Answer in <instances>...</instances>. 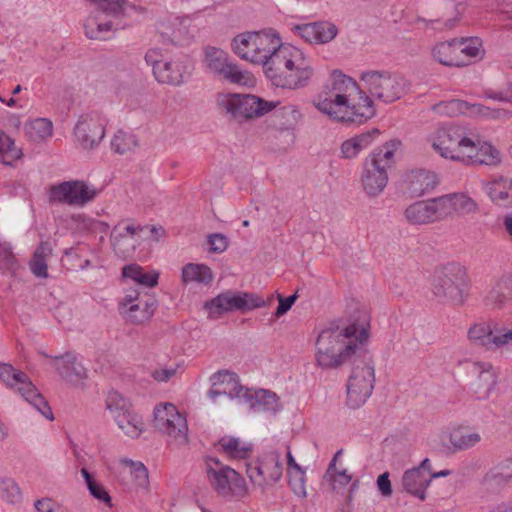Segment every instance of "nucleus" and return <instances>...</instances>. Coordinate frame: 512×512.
Segmentation results:
<instances>
[{"label": "nucleus", "instance_id": "obj_19", "mask_svg": "<svg viewBox=\"0 0 512 512\" xmlns=\"http://www.w3.org/2000/svg\"><path fill=\"white\" fill-rule=\"evenodd\" d=\"M343 454V450H338L331 461L328 464V467L323 475V484L327 485L329 489L336 494H343L346 487L352 483V486L349 490V499L352 498L353 493L357 490L359 486V480L353 481V475L349 472V470L339 462L340 457Z\"/></svg>", "mask_w": 512, "mask_h": 512}, {"label": "nucleus", "instance_id": "obj_6", "mask_svg": "<svg viewBox=\"0 0 512 512\" xmlns=\"http://www.w3.org/2000/svg\"><path fill=\"white\" fill-rule=\"evenodd\" d=\"M216 104L221 113L232 119L259 118L276 107L273 101H266L250 94L221 93Z\"/></svg>", "mask_w": 512, "mask_h": 512}, {"label": "nucleus", "instance_id": "obj_15", "mask_svg": "<svg viewBox=\"0 0 512 512\" xmlns=\"http://www.w3.org/2000/svg\"><path fill=\"white\" fill-rule=\"evenodd\" d=\"M147 227L136 225L130 220L118 222L111 231L110 241L114 252L121 258L131 257L141 243V236Z\"/></svg>", "mask_w": 512, "mask_h": 512}, {"label": "nucleus", "instance_id": "obj_24", "mask_svg": "<svg viewBox=\"0 0 512 512\" xmlns=\"http://www.w3.org/2000/svg\"><path fill=\"white\" fill-rule=\"evenodd\" d=\"M213 387L209 390L208 396L216 401L219 396L233 398H246L248 390L238 382L237 375L229 371H220L213 375Z\"/></svg>", "mask_w": 512, "mask_h": 512}, {"label": "nucleus", "instance_id": "obj_48", "mask_svg": "<svg viewBox=\"0 0 512 512\" xmlns=\"http://www.w3.org/2000/svg\"><path fill=\"white\" fill-rule=\"evenodd\" d=\"M80 473L84 478L85 484L90 494L96 500L105 503L109 508H111L113 506L112 498L105 487L99 483L85 467L80 470Z\"/></svg>", "mask_w": 512, "mask_h": 512}, {"label": "nucleus", "instance_id": "obj_21", "mask_svg": "<svg viewBox=\"0 0 512 512\" xmlns=\"http://www.w3.org/2000/svg\"><path fill=\"white\" fill-rule=\"evenodd\" d=\"M404 215L412 225H426L444 220L439 197L410 204Z\"/></svg>", "mask_w": 512, "mask_h": 512}, {"label": "nucleus", "instance_id": "obj_47", "mask_svg": "<svg viewBox=\"0 0 512 512\" xmlns=\"http://www.w3.org/2000/svg\"><path fill=\"white\" fill-rule=\"evenodd\" d=\"M119 311L127 321L134 324L143 323L152 316V310H150V306L146 300H142L126 308H119Z\"/></svg>", "mask_w": 512, "mask_h": 512}, {"label": "nucleus", "instance_id": "obj_64", "mask_svg": "<svg viewBox=\"0 0 512 512\" xmlns=\"http://www.w3.org/2000/svg\"><path fill=\"white\" fill-rule=\"evenodd\" d=\"M484 95L488 99L512 103V85H509L506 89L500 91L487 90Z\"/></svg>", "mask_w": 512, "mask_h": 512}, {"label": "nucleus", "instance_id": "obj_35", "mask_svg": "<svg viewBox=\"0 0 512 512\" xmlns=\"http://www.w3.org/2000/svg\"><path fill=\"white\" fill-rule=\"evenodd\" d=\"M483 185L495 204L505 207L512 206V179L498 177Z\"/></svg>", "mask_w": 512, "mask_h": 512}, {"label": "nucleus", "instance_id": "obj_42", "mask_svg": "<svg viewBox=\"0 0 512 512\" xmlns=\"http://www.w3.org/2000/svg\"><path fill=\"white\" fill-rule=\"evenodd\" d=\"M114 421L119 429L132 439L138 438L144 430L142 417L132 409L124 415L118 416Z\"/></svg>", "mask_w": 512, "mask_h": 512}, {"label": "nucleus", "instance_id": "obj_1", "mask_svg": "<svg viewBox=\"0 0 512 512\" xmlns=\"http://www.w3.org/2000/svg\"><path fill=\"white\" fill-rule=\"evenodd\" d=\"M359 81L334 70L313 105L333 121L362 124L374 117V100L390 104L409 91L406 78L389 70L362 71Z\"/></svg>", "mask_w": 512, "mask_h": 512}, {"label": "nucleus", "instance_id": "obj_58", "mask_svg": "<svg viewBox=\"0 0 512 512\" xmlns=\"http://www.w3.org/2000/svg\"><path fill=\"white\" fill-rule=\"evenodd\" d=\"M316 44H323L331 41L337 35V28L329 22L315 23Z\"/></svg>", "mask_w": 512, "mask_h": 512}, {"label": "nucleus", "instance_id": "obj_43", "mask_svg": "<svg viewBox=\"0 0 512 512\" xmlns=\"http://www.w3.org/2000/svg\"><path fill=\"white\" fill-rule=\"evenodd\" d=\"M496 321L480 322L474 324L468 331L469 339L478 346L491 350V340Z\"/></svg>", "mask_w": 512, "mask_h": 512}, {"label": "nucleus", "instance_id": "obj_44", "mask_svg": "<svg viewBox=\"0 0 512 512\" xmlns=\"http://www.w3.org/2000/svg\"><path fill=\"white\" fill-rule=\"evenodd\" d=\"M493 328L491 350L512 352V326H506L496 321Z\"/></svg>", "mask_w": 512, "mask_h": 512}, {"label": "nucleus", "instance_id": "obj_51", "mask_svg": "<svg viewBox=\"0 0 512 512\" xmlns=\"http://www.w3.org/2000/svg\"><path fill=\"white\" fill-rule=\"evenodd\" d=\"M0 498L11 505H16L21 502L22 491L14 479H0Z\"/></svg>", "mask_w": 512, "mask_h": 512}, {"label": "nucleus", "instance_id": "obj_22", "mask_svg": "<svg viewBox=\"0 0 512 512\" xmlns=\"http://www.w3.org/2000/svg\"><path fill=\"white\" fill-rule=\"evenodd\" d=\"M314 74V69L309 59L299 50L296 54L293 64L284 74L278 87L288 89H299L308 85Z\"/></svg>", "mask_w": 512, "mask_h": 512}, {"label": "nucleus", "instance_id": "obj_4", "mask_svg": "<svg viewBox=\"0 0 512 512\" xmlns=\"http://www.w3.org/2000/svg\"><path fill=\"white\" fill-rule=\"evenodd\" d=\"M280 40L273 29L243 32L232 39L231 49L242 60L264 67Z\"/></svg>", "mask_w": 512, "mask_h": 512}, {"label": "nucleus", "instance_id": "obj_36", "mask_svg": "<svg viewBox=\"0 0 512 512\" xmlns=\"http://www.w3.org/2000/svg\"><path fill=\"white\" fill-rule=\"evenodd\" d=\"M214 280V273L211 268L202 263H187L181 270V281L187 285L196 283L202 286H209Z\"/></svg>", "mask_w": 512, "mask_h": 512}, {"label": "nucleus", "instance_id": "obj_62", "mask_svg": "<svg viewBox=\"0 0 512 512\" xmlns=\"http://www.w3.org/2000/svg\"><path fill=\"white\" fill-rule=\"evenodd\" d=\"M282 117L287 118V125L294 126L301 119L300 110L295 105H286L280 109Z\"/></svg>", "mask_w": 512, "mask_h": 512}, {"label": "nucleus", "instance_id": "obj_31", "mask_svg": "<svg viewBox=\"0 0 512 512\" xmlns=\"http://www.w3.org/2000/svg\"><path fill=\"white\" fill-rule=\"evenodd\" d=\"M510 301H512V276L503 275L486 294L484 304L490 309L499 310Z\"/></svg>", "mask_w": 512, "mask_h": 512}, {"label": "nucleus", "instance_id": "obj_25", "mask_svg": "<svg viewBox=\"0 0 512 512\" xmlns=\"http://www.w3.org/2000/svg\"><path fill=\"white\" fill-rule=\"evenodd\" d=\"M363 190L368 197L380 195L388 183L387 171L376 165L375 160L365 159L361 174Z\"/></svg>", "mask_w": 512, "mask_h": 512}, {"label": "nucleus", "instance_id": "obj_8", "mask_svg": "<svg viewBox=\"0 0 512 512\" xmlns=\"http://www.w3.org/2000/svg\"><path fill=\"white\" fill-rule=\"evenodd\" d=\"M431 146L441 157L452 161H463L471 147V138L462 126L451 125L438 129L430 138Z\"/></svg>", "mask_w": 512, "mask_h": 512}, {"label": "nucleus", "instance_id": "obj_27", "mask_svg": "<svg viewBox=\"0 0 512 512\" xmlns=\"http://www.w3.org/2000/svg\"><path fill=\"white\" fill-rule=\"evenodd\" d=\"M436 184V174L425 169L411 170L404 179L405 190L411 197L423 196L431 191Z\"/></svg>", "mask_w": 512, "mask_h": 512}, {"label": "nucleus", "instance_id": "obj_12", "mask_svg": "<svg viewBox=\"0 0 512 512\" xmlns=\"http://www.w3.org/2000/svg\"><path fill=\"white\" fill-rule=\"evenodd\" d=\"M204 56L206 68L224 80L237 85H247L251 81V74L242 71L236 63L232 62L226 51L208 46L204 49Z\"/></svg>", "mask_w": 512, "mask_h": 512}, {"label": "nucleus", "instance_id": "obj_63", "mask_svg": "<svg viewBox=\"0 0 512 512\" xmlns=\"http://www.w3.org/2000/svg\"><path fill=\"white\" fill-rule=\"evenodd\" d=\"M298 35L309 43H316L315 23H307L295 27Z\"/></svg>", "mask_w": 512, "mask_h": 512}, {"label": "nucleus", "instance_id": "obj_13", "mask_svg": "<svg viewBox=\"0 0 512 512\" xmlns=\"http://www.w3.org/2000/svg\"><path fill=\"white\" fill-rule=\"evenodd\" d=\"M154 427L177 444H186L188 425L186 418L171 404H160L154 409Z\"/></svg>", "mask_w": 512, "mask_h": 512}, {"label": "nucleus", "instance_id": "obj_29", "mask_svg": "<svg viewBox=\"0 0 512 512\" xmlns=\"http://www.w3.org/2000/svg\"><path fill=\"white\" fill-rule=\"evenodd\" d=\"M158 35L163 43L181 45L188 40V28L178 17L162 20L157 25Z\"/></svg>", "mask_w": 512, "mask_h": 512}, {"label": "nucleus", "instance_id": "obj_7", "mask_svg": "<svg viewBox=\"0 0 512 512\" xmlns=\"http://www.w3.org/2000/svg\"><path fill=\"white\" fill-rule=\"evenodd\" d=\"M206 465L209 482L219 496L226 500H241L247 496L246 481L236 470L212 457L207 459Z\"/></svg>", "mask_w": 512, "mask_h": 512}, {"label": "nucleus", "instance_id": "obj_40", "mask_svg": "<svg viewBox=\"0 0 512 512\" xmlns=\"http://www.w3.org/2000/svg\"><path fill=\"white\" fill-rule=\"evenodd\" d=\"M481 435L467 427H458L451 431L449 441L454 450L464 451L475 447L481 441Z\"/></svg>", "mask_w": 512, "mask_h": 512}, {"label": "nucleus", "instance_id": "obj_33", "mask_svg": "<svg viewBox=\"0 0 512 512\" xmlns=\"http://www.w3.org/2000/svg\"><path fill=\"white\" fill-rule=\"evenodd\" d=\"M379 134L378 129H372L345 140L340 147L341 157L344 159L356 158L363 150L372 145Z\"/></svg>", "mask_w": 512, "mask_h": 512}, {"label": "nucleus", "instance_id": "obj_46", "mask_svg": "<svg viewBox=\"0 0 512 512\" xmlns=\"http://www.w3.org/2000/svg\"><path fill=\"white\" fill-rule=\"evenodd\" d=\"M122 274L125 278H129L138 284H142L147 287H154L158 283V273L145 272L143 268L137 264L125 266Z\"/></svg>", "mask_w": 512, "mask_h": 512}, {"label": "nucleus", "instance_id": "obj_54", "mask_svg": "<svg viewBox=\"0 0 512 512\" xmlns=\"http://www.w3.org/2000/svg\"><path fill=\"white\" fill-rule=\"evenodd\" d=\"M255 402L252 403L254 408L258 410H269V411H277L280 408L279 399L274 392L269 390H259L254 394Z\"/></svg>", "mask_w": 512, "mask_h": 512}, {"label": "nucleus", "instance_id": "obj_3", "mask_svg": "<svg viewBox=\"0 0 512 512\" xmlns=\"http://www.w3.org/2000/svg\"><path fill=\"white\" fill-rule=\"evenodd\" d=\"M470 281L466 269L449 263L437 268L431 280V292L441 303L462 306L469 295Z\"/></svg>", "mask_w": 512, "mask_h": 512}, {"label": "nucleus", "instance_id": "obj_55", "mask_svg": "<svg viewBox=\"0 0 512 512\" xmlns=\"http://www.w3.org/2000/svg\"><path fill=\"white\" fill-rule=\"evenodd\" d=\"M288 481L293 490V492L299 497L306 496V476L305 470L302 467H297L296 469H290L287 471Z\"/></svg>", "mask_w": 512, "mask_h": 512}, {"label": "nucleus", "instance_id": "obj_2", "mask_svg": "<svg viewBox=\"0 0 512 512\" xmlns=\"http://www.w3.org/2000/svg\"><path fill=\"white\" fill-rule=\"evenodd\" d=\"M369 326V315L360 308H354L347 319L329 324L316 340V364L322 369L345 364L367 340Z\"/></svg>", "mask_w": 512, "mask_h": 512}, {"label": "nucleus", "instance_id": "obj_14", "mask_svg": "<svg viewBox=\"0 0 512 512\" xmlns=\"http://www.w3.org/2000/svg\"><path fill=\"white\" fill-rule=\"evenodd\" d=\"M282 473L281 456L276 451L267 453L259 461L247 467L250 481L262 491L276 484L282 477Z\"/></svg>", "mask_w": 512, "mask_h": 512}, {"label": "nucleus", "instance_id": "obj_49", "mask_svg": "<svg viewBox=\"0 0 512 512\" xmlns=\"http://www.w3.org/2000/svg\"><path fill=\"white\" fill-rule=\"evenodd\" d=\"M399 145V141L387 142L381 148L372 152L367 159L375 160L376 165L387 171L393 164L394 154Z\"/></svg>", "mask_w": 512, "mask_h": 512}, {"label": "nucleus", "instance_id": "obj_28", "mask_svg": "<svg viewBox=\"0 0 512 512\" xmlns=\"http://www.w3.org/2000/svg\"><path fill=\"white\" fill-rule=\"evenodd\" d=\"M430 484V474H424L422 471L414 468L406 470L401 478L402 491L421 501L427 498L426 491Z\"/></svg>", "mask_w": 512, "mask_h": 512}, {"label": "nucleus", "instance_id": "obj_10", "mask_svg": "<svg viewBox=\"0 0 512 512\" xmlns=\"http://www.w3.org/2000/svg\"><path fill=\"white\" fill-rule=\"evenodd\" d=\"M375 382L374 365L355 360L347 382V405L359 408L371 396Z\"/></svg>", "mask_w": 512, "mask_h": 512}, {"label": "nucleus", "instance_id": "obj_45", "mask_svg": "<svg viewBox=\"0 0 512 512\" xmlns=\"http://www.w3.org/2000/svg\"><path fill=\"white\" fill-rule=\"evenodd\" d=\"M22 157V150L15 141L0 129V162L4 165H12Z\"/></svg>", "mask_w": 512, "mask_h": 512}, {"label": "nucleus", "instance_id": "obj_5", "mask_svg": "<svg viewBox=\"0 0 512 512\" xmlns=\"http://www.w3.org/2000/svg\"><path fill=\"white\" fill-rule=\"evenodd\" d=\"M144 59L152 68L155 79L162 84L180 86L191 74V65L186 58H170L168 51L160 47L149 48Z\"/></svg>", "mask_w": 512, "mask_h": 512}, {"label": "nucleus", "instance_id": "obj_18", "mask_svg": "<svg viewBox=\"0 0 512 512\" xmlns=\"http://www.w3.org/2000/svg\"><path fill=\"white\" fill-rule=\"evenodd\" d=\"M469 372L474 377L470 383V391L475 399H489L498 382V371L486 361H473L469 364Z\"/></svg>", "mask_w": 512, "mask_h": 512}, {"label": "nucleus", "instance_id": "obj_9", "mask_svg": "<svg viewBox=\"0 0 512 512\" xmlns=\"http://www.w3.org/2000/svg\"><path fill=\"white\" fill-rule=\"evenodd\" d=\"M0 380L9 388L15 389L45 418L52 420L53 413L44 397L38 392L29 377L10 364L0 363Z\"/></svg>", "mask_w": 512, "mask_h": 512}, {"label": "nucleus", "instance_id": "obj_20", "mask_svg": "<svg viewBox=\"0 0 512 512\" xmlns=\"http://www.w3.org/2000/svg\"><path fill=\"white\" fill-rule=\"evenodd\" d=\"M299 50L293 45L282 43V40L279 41V47L275 48L263 67L265 75L275 86H279Z\"/></svg>", "mask_w": 512, "mask_h": 512}, {"label": "nucleus", "instance_id": "obj_16", "mask_svg": "<svg viewBox=\"0 0 512 512\" xmlns=\"http://www.w3.org/2000/svg\"><path fill=\"white\" fill-rule=\"evenodd\" d=\"M107 121L98 113L82 115L74 127V136L80 148L96 149L105 137Z\"/></svg>", "mask_w": 512, "mask_h": 512}, {"label": "nucleus", "instance_id": "obj_11", "mask_svg": "<svg viewBox=\"0 0 512 512\" xmlns=\"http://www.w3.org/2000/svg\"><path fill=\"white\" fill-rule=\"evenodd\" d=\"M97 189L81 180L64 181L48 188L50 203H61L69 206L83 207L97 196Z\"/></svg>", "mask_w": 512, "mask_h": 512}, {"label": "nucleus", "instance_id": "obj_32", "mask_svg": "<svg viewBox=\"0 0 512 512\" xmlns=\"http://www.w3.org/2000/svg\"><path fill=\"white\" fill-rule=\"evenodd\" d=\"M431 55L434 61L443 66L463 67L464 61L458 51L457 38L436 43L431 48Z\"/></svg>", "mask_w": 512, "mask_h": 512}, {"label": "nucleus", "instance_id": "obj_50", "mask_svg": "<svg viewBox=\"0 0 512 512\" xmlns=\"http://www.w3.org/2000/svg\"><path fill=\"white\" fill-rule=\"evenodd\" d=\"M137 145L138 141L136 137L123 130H118L111 140L112 150L120 155L132 151Z\"/></svg>", "mask_w": 512, "mask_h": 512}, {"label": "nucleus", "instance_id": "obj_56", "mask_svg": "<svg viewBox=\"0 0 512 512\" xmlns=\"http://www.w3.org/2000/svg\"><path fill=\"white\" fill-rule=\"evenodd\" d=\"M468 103L461 100L443 101L433 106V111L441 115L454 116L465 113Z\"/></svg>", "mask_w": 512, "mask_h": 512}, {"label": "nucleus", "instance_id": "obj_17", "mask_svg": "<svg viewBox=\"0 0 512 512\" xmlns=\"http://www.w3.org/2000/svg\"><path fill=\"white\" fill-rule=\"evenodd\" d=\"M266 305L265 300L257 294L248 292H226L218 295L206 304L211 313H224L230 311H250Z\"/></svg>", "mask_w": 512, "mask_h": 512}, {"label": "nucleus", "instance_id": "obj_61", "mask_svg": "<svg viewBox=\"0 0 512 512\" xmlns=\"http://www.w3.org/2000/svg\"><path fill=\"white\" fill-rule=\"evenodd\" d=\"M210 251L213 253H222L228 247V239L221 233H214L208 237Z\"/></svg>", "mask_w": 512, "mask_h": 512}, {"label": "nucleus", "instance_id": "obj_26", "mask_svg": "<svg viewBox=\"0 0 512 512\" xmlns=\"http://www.w3.org/2000/svg\"><path fill=\"white\" fill-rule=\"evenodd\" d=\"M440 204L444 219L453 215L466 216L478 212L479 207L474 199L463 193H451L441 197Z\"/></svg>", "mask_w": 512, "mask_h": 512}, {"label": "nucleus", "instance_id": "obj_23", "mask_svg": "<svg viewBox=\"0 0 512 512\" xmlns=\"http://www.w3.org/2000/svg\"><path fill=\"white\" fill-rule=\"evenodd\" d=\"M502 158V152L490 142L471 139V147L465 153L462 163L496 167L501 164Z\"/></svg>", "mask_w": 512, "mask_h": 512}, {"label": "nucleus", "instance_id": "obj_34", "mask_svg": "<svg viewBox=\"0 0 512 512\" xmlns=\"http://www.w3.org/2000/svg\"><path fill=\"white\" fill-rule=\"evenodd\" d=\"M512 480V459H506L490 469L483 477L487 490L497 491L506 487Z\"/></svg>", "mask_w": 512, "mask_h": 512}, {"label": "nucleus", "instance_id": "obj_53", "mask_svg": "<svg viewBox=\"0 0 512 512\" xmlns=\"http://www.w3.org/2000/svg\"><path fill=\"white\" fill-rule=\"evenodd\" d=\"M465 113L487 119H508L511 117V113L508 110L491 108L478 103L468 104V108L465 109Z\"/></svg>", "mask_w": 512, "mask_h": 512}, {"label": "nucleus", "instance_id": "obj_37", "mask_svg": "<svg viewBox=\"0 0 512 512\" xmlns=\"http://www.w3.org/2000/svg\"><path fill=\"white\" fill-rule=\"evenodd\" d=\"M457 41L460 57L464 61L463 67L484 58L485 49L479 37L457 38Z\"/></svg>", "mask_w": 512, "mask_h": 512}, {"label": "nucleus", "instance_id": "obj_60", "mask_svg": "<svg viewBox=\"0 0 512 512\" xmlns=\"http://www.w3.org/2000/svg\"><path fill=\"white\" fill-rule=\"evenodd\" d=\"M16 266L15 257L8 243L0 242V270L13 271Z\"/></svg>", "mask_w": 512, "mask_h": 512}, {"label": "nucleus", "instance_id": "obj_59", "mask_svg": "<svg viewBox=\"0 0 512 512\" xmlns=\"http://www.w3.org/2000/svg\"><path fill=\"white\" fill-rule=\"evenodd\" d=\"M461 5L458 4L456 6V15L452 18L447 19L445 22H443V25L440 27H436V25L440 24V20H425V19H419V22H422L426 28H435L439 29L441 31L444 30H451L453 29L456 24L460 21L462 17V12L460 11Z\"/></svg>", "mask_w": 512, "mask_h": 512}, {"label": "nucleus", "instance_id": "obj_39", "mask_svg": "<svg viewBox=\"0 0 512 512\" xmlns=\"http://www.w3.org/2000/svg\"><path fill=\"white\" fill-rule=\"evenodd\" d=\"M216 447L219 452L230 459H244L248 457L251 451L250 445L232 436L222 437Z\"/></svg>", "mask_w": 512, "mask_h": 512}, {"label": "nucleus", "instance_id": "obj_38", "mask_svg": "<svg viewBox=\"0 0 512 512\" xmlns=\"http://www.w3.org/2000/svg\"><path fill=\"white\" fill-rule=\"evenodd\" d=\"M53 247L49 241H41L35 248L29 267L32 274L37 278L48 277L47 259L52 256Z\"/></svg>", "mask_w": 512, "mask_h": 512}, {"label": "nucleus", "instance_id": "obj_30", "mask_svg": "<svg viewBox=\"0 0 512 512\" xmlns=\"http://www.w3.org/2000/svg\"><path fill=\"white\" fill-rule=\"evenodd\" d=\"M51 359L59 375L67 382L78 384L86 377L85 368L73 354L66 353Z\"/></svg>", "mask_w": 512, "mask_h": 512}, {"label": "nucleus", "instance_id": "obj_57", "mask_svg": "<svg viewBox=\"0 0 512 512\" xmlns=\"http://www.w3.org/2000/svg\"><path fill=\"white\" fill-rule=\"evenodd\" d=\"M122 463L129 467L130 474L134 478L137 486L144 487L148 483V471L140 462H134L130 459H124Z\"/></svg>", "mask_w": 512, "mask_h": 512}, {"label": "nucleus", "instance_id": "obj_41", "mask_svg": "<svg viewBox=\"0 0 512 512\" xmlns=\"http://www.w3.org/2000/svg\"><path fill=\"white\" fill-rule=\"evenodd\" d=\"M24 130L31 141L39 143L52 137L53 123L47 118H35L25 123Z\"/></svg>", "mask_w": 512, "mask_h": 512}, {"label": "nucleus", "instance_id": "obj_52", "mask_svg": "<svg viewBox=\"0 0 512 512\" xmlns=\"http://www.w3.org/2000/svg\"><path fill=\"white\" fill-rule=\"evenodd\" d=\"M106 409L113 419L122 416L132 409L130 402L116 391H110L106 398Z\"/></svg>", "mask_w": 512, "mask_h": 512}]
</instances>
